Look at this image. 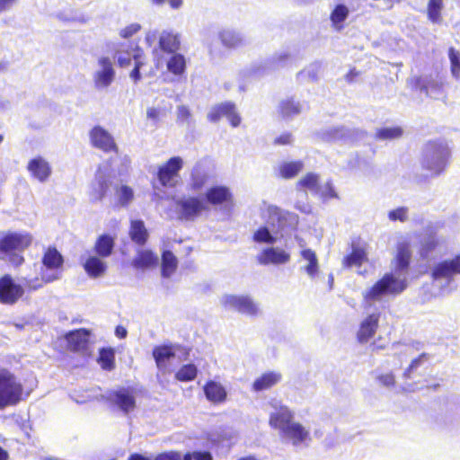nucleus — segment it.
<instances>
[{
    "mask_svg": "<svg viewBox=\"0 0 460 460\" xmlns=\"http://www.w3.org/2000/svg\"><path fill=\"white\" fill-rule=\"evenodd\" d=\"M32 237L28 233L6 232L0 236V261H7L14 267L25 261L23 252L31 246Z\"/></svg>",
    "mask_w": 460,
    "mask_h": 460,
    "instance_id": "f257e3e1",
    "label": "nucleus"
},
{
    "mask_svg": "<svg viewBox=\"0 0 460 460\" xmlns=\"http://www.w3.org/2000/svg\"><path fill=\"white\" fill-rule=\"evenodd\" d=\"M28 395L17 376L7 368L0 367V410L17 405Z\"/></svg>",
    "mask_w": 460,
    "mask_h": 460,
    "instance_id": "f03ea898",
    "label": "nucleus"
},
{
    "mask_svg": "<svg viewBox=\"0 0 460 460\" xmlns=\"http://www.w3.org/2000/svg\"><path fill=\"white\" fill-rule=\"evenodd\" d=\"M408 287L405 279H398L392 272L383 275L365 294L367 301L377 300L385 295L397 296L402 293Z\"/></svg>",
    "mask_w": 460,
    "mask_h": 460,
    "instance_id": "7ed1b4c3",
    "label": "nucleus"
},
{
    "mask_svg": "<svg viewBox=\"0 0 460 460\" xmlns=\"http://www.w3.org/2000/svg\"><path fill=\"white\" fill-rule=\"evenodd\" d=\"M64 257L56 246H48L41 258V263L45 270L50 273L41 271V280L45 283H51L60 278L64 267Z\"/></svg>",
    "mask_w": 460,
    "mask_h": 460,
    "instance_id": "20e7f679",
    "label": "nucleus"
},
{
    "mask_svg": "<svg viewBox=\"0 0 460 460\" xmlns=\"http://www.w3.org/2000/svg\"><path fill=\"white\" fill-rule=\"evenodd\" d=\"M183 164L181 156H172L159 165L155 173L159 184L164 188H175L181 179L180 172Z\"/></svg>",
    "mask_w": 460,
    "mask_h": 460,
    "instance_id": "39448f33",
    "label": "nucleus"
},
{
    "mask_svg": "<svg viewBox=\"0 0 460 460\" xmlns=\"http://www.w3.org/2000/svg\"><path fill=\"white\" fill-rule=\"evenodd\" d=\"M176 210L181 220L194 221L208 210V207L200 197L188 196L176 201Z\"/></svg>",
    "mask_w": 460,
    "mask_h": 460,
    "instance_id": "423d86ee",
    "label": "nucleus"
},
{
    "mask_svg": "<svg viewBox=\"0 0 460 460\" xmlns=\"http://www.w3.org/2000/svg\"><path fill=\"white\" fill-rule=\"evenodd\" d=\"M421 165L424 169L438 175L447 166V159L442 147L435 142H428L422 155Z\"/></svg>",
    "mask_w": 460,
    "mask_h": 460,
    "instance_id": "0eeeda50",
    "label": "nucleus"
},
{
    "mask_svg": "<svg viewBox=\"0 0 460 460\" xmlns=\"http://www.w3.org/2000/svg\"><path fill=\"white\" fill-rule=\"evenodd\" d=\"M24 288L22 285L15 283L13 277L4 274L0 277V303L13 305L17 303L24 295Z\"/></svg>",
    "mask_w": 460,
    "mask_h": 460,
    "instance_id": "6e6552de",
    "label": "nucleus"
},
{
    "mask_svg": "<svg viewBox=\"0 0 460 460\" xmlns=\"http://www.w3.org/2000/svg\"><path fill=\"white\" fill-rule=\"evenodd\" d=\"M92 332L85 328L69 331L65 334L66 349L73 353L87 354L90 346Z\"/></svg>",
    "mask_w": 460,
    "mask_h": 460,
    "instance_id": "1a4fd4ad",
    "label": "nucleus"
},
{
    "mask_svg": "<svg viewBox=\"0 0 460 460\" xmlns=\"http://www.w3.org/2000/svg\"><path fill=\"white\" fill-rule=\"evenodd\" d=\"M226 118L230 125L234 128L241 124L242 119L237 112L236 106L232 102H225L214 105L208 113V119L210 122H217L222 118Z\"/></svg>",
    "mask_w": 460,
    "mask_h": 460,
    "instance_id": "9d476101",
    "label": "nucleus"
},
{
    "mask_svg": "<svg viewBox=\"0 0 460 460\" xmlns=\"http://www.w3.org/2000/svg\"><path fill=\"white\" fill-rule=\"evenodd\" d=\"M90 140L93 146L104 153H119V148L113 137L102 127L94 126L90 131Z\"/></svg>",
    "mask_w": 460,
    "mask_h": 460,
    "instance_id": "9b49d317",
    "label": "nucleus"
},
{
    "mask_svg": "<svg viewBox=\"0 0 460 460\" xmlns=\"http://www.w3.org/2000/svg\"><path fill=\"white\" fill-rule=\"evenodd\" d=\"M108 400L122 412L128 414L136 408V398L129 388H119L109 394Z\"/></svg>",
    "mask_w": 460,
    "mask_h": 460,
    "instance_id": "f8f14e48",
    "label": "nucleus"
},
{
    "mask_svg": "<svg viewBox=\"0 0 460 460\" xmlns=\"http://www.w3.org/2000/svg\"><path fill=\"white\" fill-rule=\"evenodd\" d=\"M412 257L411 244L407 240H401L395 245V254L393 264L395 272H406L411 265Z\"/></svg>",
    "mask_w": 460,
    "mask_h": 460,
    "instance_id": "ddd939ff",
    "label": "nucleus"
},
{
    "mask_svg": "<svg viewBox=\"0 0 460 460\" xmlns=\"http://www.w3.org/2000/svg\"><path fill=\"white\" fill-rule=\"evenodd\" d=\"M379 320L380 313H372L361 321L356 334L358 343L366 344L375 336L379 327Z\"/></svg>",
    "mask_w": 460,
    "mask_h": 460,
    "instance_id": "4468645a",
    "label": "nucleus"
},
{
    "mask_svg": "<svg viewBox=\"0 0 460 460\" xmlns=\"http://www.w3.org/2000/svg\"><path fill=\"white\" fill-rule=\"evenodd\" d=\"M204 201L213 207L226 206L233 203V194L227 186L215 185L206 190Z\"/></svg>",
    "mask_w": 460,
    "mask_h": 460,
    "instance_id": "2eb2a0df",
    "label": "nucleus"
},
{
    "mask_svg": "<svg viewBox=\"0 0 460 460\" xmlns=\"http://www.w3.org/2000/svg\"><path fill=\"white\" fill-rule=\"evenodd\" d=\"M225 305L234 308L241 314L252 316L257 315L259 309L253 300L248 296L230 295L225 297Z\"/></svg>",
    "mask_w": 460,
    "mask_h": 460,
    "instance_id": "dca6fc26",
    "label": "nucleus"
},
{
    "mask_svg": "<svg viewBox=\"0 0 460 460\" xmlns=\"http://www.w3.org/2000/svg\"><path fill=\"white\" fill-rule=\"evenodd\" d=\"M454 275H460V253L450 260L438 262L431 271L433 279L451 278Z\"/></svg>",
    "mask_w": 460,
    "mask_h": 460,
    "instance_id": "f3484780",
    "label": "nucleus"
},
{
    "mask_svg": "<svg viewBox=\"0 0 460 460\" xmlns=\"http://www.w3.org/2000/svg\"><path fill=\"white\" fill-rule=\"evenodd\" d=\"M158 256L150 249H139L137 251L130 265L137 270H148L157 267Z\"/></svg>",
    "mask_w": 460,
    "mask_h": 460,
    "instance_id": "a211bd4d",
    "label": "nucleus"
},
{
    "mask_svg": "<svg viewBox=\"0 0 460 460\" xmlns=\"http://www.w3.org/2000/svg\"><path fill=\"white\" fill-rule=\"evenodd\" d=\"M256 260L261 265L285 264L290 261V254L282 249L268 247L257 255Z\"/></svg>",
    "mask_w": 460,
    "mask_h": 460,
    "instance_id": "6ab92c4d",
    "label": "nucleus"
},
{
    "mask_svg": "<svg viewBox=\"0 0 460 460\" xmlns=\"http://www.w3.org/2000/svg\"><path fill=\"white\" fill-rule=\"evenodd\" d=\"M102 69L93 75V82L97 88L108 87L115 77L112 63L107 57H102L98 61Z\"/></svg>",
    "mask_w": 460,
    "mask_h": 460,
    "instance_id": "aec40b11",
    "label": "nucleus"
},
{
    "mask_svg": "<svg viewBox=\"0 0 460 460\" xmlns=\"http://www.w3.org/2000/svg\"><path fill=\"white\" fill-rule=\"evenodd\" d=\"M408 84L411 90L424 93L427 96L432 93H440L444 86L442 82H436L431 79L427 80L420 75L411 77L408 80Z\"/></svg>",
    "mask_w": 460,
    "mask_h": 460,
    "instance_id": "412c9836",
    "label": "nucleus"
},
{
    "mask_svg": "<svg viewBox=\"0 0 460 460\" xmlns=\"http://www.w3.org/2000/svg\"><path fill=\"white\" fill-rule=\"evenodd\" d=\"M153 358L156 367L161 370H166L171 360L175 357V347L171 344H161L155 346L152 350Z\"/></svg>",
    "mask_w": 460,
    "mask_h": 460,
    "instance_id": "4be33fe9",
    "label": "nucleus"
},
{
    "mask_svg": "<svg viewBox=\"0 0 460 460\" xmlns=\"http://www.w3.org/2000/svg\"><path fill=\"white\" fill-rule=\"evenodd\" d=\"M207 400L213 404H220L226 401L227 392L226 387L219 382L208 380L203 386Z\"/></svg>",
    "mask_w": 460,
    "mask_h": 460,
    "instance_id": "5701e85b",
    "label": "nucleus"
},
{
    "mask_svg": "<svg viewBox=\"0 0 460 460\" xmlns=\"http://www.w3.org/2000/svg\"><path fill=\"white\" fill-rule=\"evenodd\" d=\"M140 48L136 42H119L114 49V58H117V65L119 67L130 66L134 57L135 49Z\"/></svg>",
    "mask_w": 460,
    "mask_h": 460,
    "instance_id": "b1692460",
    "label": "nucleus"
},
{
    "mask_svg": "<svg viewBox=\"0 0 460 460\" xmlns=\"http://www.w3.org/2000/svg\"><path fill=\"white\" fill-rule=\"evenodd\" d=\"M103 259L98 255H90L85 259L83 268L90 278L98 279L106 273L108 265Z\"/></svg>",
    "mask_w": 460,
    "mask_h": 460,
    "instance_id": "393cba45",
    "label": "nucleus"
},
{
    "mask_svg": "<svg viewBox=\"0 0 460 460\" xmlns=\"http://www.w3.org/2000/svg\"><path fill=\"white\" fill-rule=\"evenodd\" d=\"M293 412L287 406H280L277 411L270 415L269 424L273 429H279L280 433L293 420Z\"/></svg>",
    "mask_w": 460,
    "mask_h": 460,
    "instance_id": "a878e982",
    "label": "nucleus"
},
{
    "mask_svg": "<svg viewBox=\"0 0 460 460\" xmlns=\"http://www.w3.org/2000/svg\"><path fill=\"white\" fill-rule=\"evenodd\" d=\"M281 379L282 375L279 372H265L253 381L252 389L255 392L268 390L279 384Z\"/></svg>",
    "mask_w": 460,
    "mask_h": 460,
    "instance_id": "bb28decb",
    "label": "nucleus"
},
{
    "mask_svg": "<svg viewBox=\"0 0 460 460\" xmlns=\"http://www.w3.org/2000/svg\"><path fill=\"white\" fill-rule=\"evenodd\" d=\"M27 169L40 181H45L51 173L49 163L40 156L31 159L28 163Z\"/></svg>",
    "mask_w": 460,
    "mask_h": 460,
    "instance_id": "cd10ccee",
    "label": "nucleus"
},
{
    "mask_svg": "<svg viewBox=\"0 0 460 460\" xmlns=\"http://www.w3.org/2000/svg\"><path fill=\"white\" fill-rule=\"evenodd\" d=\"M115 247V238L109 234L99 235L93 244V252L101 258L110 257Z\"/></svg>",
    "mask_w": 460,
    "mask_h": 460,
    "instance_id": "c85d7f7f",
    "label": "nucleus"
},
{
    "mask_svg": "<svg viewBox=\"0 0 460 460\" xmlns=\"http://www.w3.org/2000/svg\"><path fill=\"white\" fill-rule=\"evenodd\" d=\"M128 235L134 243L139 246H144L149 238V233L145 226L144 221L140 219L131 220Z\"/></svg>",
    "mask_w": 460,
    "mask_h": 460,
    "instance_id": "c756f323",
    "label": "nucleus"
},
{
    "mask_svg": "<svg viewBox=\"0 0 460 460\" xmlns=\"http://www.w3.org/2000/svg\"><path fill=\"white\" fill-rule=\"evenodd\" d=\"M367 253L364 247L352 245L351 252L343 257L341 264L345 269L360 267L367 261Z\"/></svg>",
    "mask_w": 460,
    "mask_h": 460,
    "instance_id": "7c9ffc66",
    "label": "nucleus"
},
{
    "mask_svg": "<svg viewBox=\"0 0 460 460\" xmlns=\"http://www.w3.org/2000/svg\"><path fill=\"white\" fill-rule=\"evenodd\" d=\"M304 169V163L301 160L281 163L277 169V176L281 179H293Z\"/></svg>",
    "mask_w": 460,
    "mask_h": 460,
    "instance_id": "2f4dec72",
    "label": "nucleus"
},
{
    "mask_svg": "<svg viewBox=\"0 0 460 460\" xmlns=\"http://www.w3.org/2000/svg\"><path fill=\"white\" fill-rule=\"evenodd\" d=\"M281 435L288 438L294 445L302 443L308 437V431L298 422H291L281 432Z\"/></svg>",
    "mask_w": 460,
    "mask_h": 460,
    "instance_id": "473e14b6",
    "label": "nucleus"
},
{
    "mask_svg": "<svg viewBox=\"0 0 460 460\" xmlns=\"http://www.w3.org/2000/svg\"><path fill=\"white\" fill-rule=\"evenodd\" d=\"M301 110L300 102L291 97L279 102L278 111L283 119H289L299 114Z\"/></svg>",
    "mask_w": 460,
    "mask_h": 460,
    "instance_id": "72a5a7b5",
    "label": "nucleus"
},
{
    "mask_svg": "<svg viewBox=\"0 0 460 460\" xmlns=\"http://www.w3.org/2000/svg\"><path fill=\"white\" fill-rule=\"evenodd\" d=\"M178 260L169 250L162 253L161 274L164 278H170L177 270Z\"/></svg>",
    "mask_w": 460,
    "mask_h": 460,
    "instance_id": "f704fd0d",
    "label": "nucleus"
},
{
    "mask_svg": "<svg viewBox=\"0 0 460 460\" xmlns=\"http://www.w3.org/2000/svg\"><path fill=\"white\" fill-rule=\"evenodd\" d=\"M301 257L308 263L305 267V272L311 278H315L319 271V262L315 252L310 248L303 249L300 252Z\"/></svg>",
    "mask_w": 460,
    "mask_h": 460,
    "instance_id": "c9c22d12",
    "label": "nucleus"
},
{
    "mask_svg": "<svg viewBox=\"0 0 460 460\" xmlns=\"http://www.w3.org/2000/svg\"><path fill=\"white\" fill-rule=\"evenodd\" d=\"M97 362L101 368L106 371H111L115 368V350L112 348H101Z\"/></svg>",
    "mask_w": 460,
    "mask_h": 460,
    "instance_id": "e433bc0d",
    "label": "nucleus"
},
{
    "mask_svg": "<svg viewBox=\"0 0 460 460\" xmlns=\"http://www.w3.org/2000/svg\"><path fill=\"white\" fill-rule=\"evenodd\" d=\"M180 45L178 36L171 32L163 33L159 39L160 49L168 54L176 53L180 49Z\"/></svg>",
    "mask_w": 460,
    "mask_h": 460,
    "instance_id": "4c0bfd02",
    "label": "nucleus"
},
{
    "mask_svg": "<svg viewBox=\"0 0 460 460\" xmlns=\"http://www.w3.org/2000/svg\"><path fill=\"white\" fill-rule=\"evenodd\" d=\"M110 182L105 177H98L92 185L91 198L93 202L102 200L107 194Z\"/></svg>",
    "mask_w": 460,
    "mask_h": 460,
    "instance_id": "58836bf2",
    "label": "nucleus"
},
{
    "mask_svg": "<svg viewBox=\"0 0 460 460\" xmlns=\"http://www.w3.org/2000/svg\"><path fill=\"white\" fill-rule=\"evenodd\" d=\"M443 7V0H429L427 4L428 19L433 23H440L442 22Z\"/></svg>",
    "mask_w": 460,
    "mask_h": 460,
    "instance_id": "ea45409f",
    "label": "nucleus"
},
{
    "mask_svg": "<svg viewBox=\"0 0 460 460\" xmlns=\"http://www.w3.org/2000/svg\"><path fill=\"white\" fill-rule=\"evenodd\" d=\"M349 13V8L345 4H337L330 14V20L332 25L336 29L341 30L343 28L341 23L348 18Z\"/></svg>",
    "mask_w": 460,
    "mask_h": 460,
    "instance_id": "a19ab883",
    "label": "nucleus"
},
{
    "mask_svg": "<svg viewBox=\"0 0 460 460\" xmlns=\"http://www.w3.org/2000/svg\"><path fill=\"white\" fill-rule=\"evenodd\" d=\"M167 69L175 75H181L186 69V60L183 55L174 53L167 62Z\"/></svg>",
    "mask_w": 460,
    "mask_h": 460,
    "instance_id": "79ce46f5",
    "label": "nucleus"
},
{
    "mask_svg": "<svg viewBox=\"0 0 460 460\" xmlns=\"http://www.w3.org/2000/svg\"><path fill=\"white\" fill-rule=\"evenodd\" d=\"M198 375L197 367L192 364H186L180 367V369L175 373L176 380L180 382H190L194 380Z\"/></svg>",
    "mask_w": 460,
    "mask_h": 460,
    "instance_id": "37998d69",
    "label": "nucleus"
},
{
    "mask_svg": "<svg viewBox=\"0 0 460 460\" xmlns=\"http://www.w3.org/2000/svg\"><path fill=\"white\" fill-rule=\"evenodd\" d=\"M319 176L314 172H307L296 182L299 190H316L318 188Z\"/></svg>",
    "mask_w": 460,
    "mask_h": 460,
    "instance_id": "c03bdc74",
    "label": "nucleus"
},
{
    "mask_svg": "<svg viewBox=\"0 0 460 460\" xmlns=\"http://www.w3.org/2000/svg\"><path fill=\"white\" fill-rule=\"evenodd\" d=\"M429 359V354L426 352L420 353L417 358H413L410 365L405 368L402 374L403 377L405 379L411 378L415 371Z\"/></svg>",
    "mask_w": 460,
    "mask_h": 460,
    "instance_id": "a18cd8bd",
    "label": "nucleus"
},
{
    "mask_svg": "<svg viewBox=\"0 0 460 460\" xmlns=\"http://www.w3.org/2000/svg\"><path fill=\"white\" fill-rule=\"evenodd\" d=\"M447 54L450 61L451 74L455 78L458 79L460 78V51L454 47H450Z\"/></svg>",
    "mask_w": 460,
    "mask_h": 460,
    "instance_id": "49530a36",
    "label": "nucleus"
},
{
    "mask_svg": "<svg viewBox=\"0 0 460 460\" xmlns=\"http://www.w3.org/2000/svg\"><path fill=\"white\" fill-rule=\"evenodd\" d=\"M402 135V129L400 127L383 128L376 131V137L380 139L399 138Z\"/></svg>",
    "mask_w": 460,
    "mask_h": 460,
    "instance_id": "de8ad7c7",
    "label": "nucleus"
},
{
    "mask_svg": "<svg viewBox=\"0 0 460 460\" xmlns=\"http://www.w3.org/2000/svg\"><path fill=\"white\" fill-rule=\"evenodd\" d=\"M252 239L256 243H263L272 244L276 242L275 237L271 235L266 226L258 228L253 234Z\"/></svg>",
    "mask_w": 460,
    "mask_h": 460,
    "instance_id": "09e8293b",
    "label": "nucleus"
},
{
    "mask_svg": "<svg viewBox=\"0 0 460 460\" xmlns=\"http://www.w3.org/2000/svg\"><path fill=\"white\" fill-rule=\"evenodd\" d=\"M134 199V192L131 187L122 185L119 190V203L122 207H127Z\"/></svg>",
    "mask_w": 460,
    "mask_h": 460,
    "instance_id": "8fccbe9b",
    "label": "nucleus"
},
{
    "mask_svg": "<svg viewBox=\"0 0 460 460\" xmlns=\"http://www.w3.org/2000/svg\"><path fill=\"white\" fill-rule=\"evenodd\" d=\"M208 176L201 173H192L190 183V190L191 191H199L206 185Z\"/></svg>",
    "mask_w": 460,
    "mask_h": 460,
    "instance_id": "3c124183",
    "label": "nucleus"
},
{
    "mask_svg": "<svg viewBox=\"0 0 460 460\" xmlns=\"http://www.w3.org/2000/svg\"><path fill=\"white\" fill-rule=\"evenodd\" d=\"M388 218L391 221L405 222L408 219V208L406 207H399L389 211Z\"/></svg>",
    "mask_w": 460,
    "mask_h": 460,
    "instance_id": "603ef678",
    "label": "nucleus"
},
{
    "mask_svg": "<svg viewBox=\"0 0 460 460\" xmlns=\"http://www.w3.org/2000/svg\"><path fill=\"white\" fill-rule=\"evenodd\" d=\"M183 460H213V456L208 451L186 452L182 456Z\"/></svg>",
    "mask_w": 460,
    "mask_h": 460,
    "instance_id": "864d4df0",
    "label": "nucleus"
},
{
    "mask_svg": "<svg viewBox=\"0 0 460 460\" xmlns=\"http://www.w3.org/2000/svg\"><path fill=\"white\" fill-rule=\"evenodd\" d=\"M378 383L385 387H394L396 384L395 376L393 372L384 373L376 377Z\"/></svg>",
    "mask_w": 460,
    "mask_h": 460,
    "instance_id": "5fc2aeb1",
    "label": "nucleus"
},
{
    "mask_svg": "<svg viewBox=\"0 0 460 460\" xmlns=\"http://www.w3.org/2000/svg\"><path fill=\"white\" fill-rule=\"evenodd\" d=\"M154 460H183L182 455L177 450H168L157 454Z\"/></svg>",
    "mask_w": 460,
    "mask_h": 460,
    "instance_id": "6e6d98bb",
    "label": "nucleus"
},
{
    "mask_svg": "<svg viewBox=\"0 0 460 460\" xmlns=\"http://www.w3.org/2000/svg\"><path fill=\"white\" fill-rule=\"evenodd\" d=\"M438 242L431 237L421 243L420 249V254L421 257H426L430 252L436 249L438 246Z\"/></svg>",
    "mask_w": 460,
    "mask_h": 460,
    "instance_id": "4d7b16f0",
    "label": "nucleus"
},
{
    "mask_svg": "<svg viewBox=\"0 0 460 460\" xmlns=\"http://www.w3.org/2000/svg\"><path fill=\"white\" fill-rule=\"evenodd\" d=\"M141 29V25L138 23H131L119 31V36L123 39H128L132 37L134 34L138 32Z\"/></svg>",
    "mask_w": 460,
    "mask_h": 460,
    "instance_id": "13d9d810",
    "label": "nucleus"
},
{
    "mask_svg": "<svg viewBox=\"0 0 460 460\" xmlns=\"http://www.w3.org/2000/svg\"><path fill=\"white\" fill-rule=\"evenodd\" d=\"M293 143V135L290 132H284L277 137L273 144L275 146H288Z\"/></svg>",
    "mask_w": 460,
    "mask_h": 460,
    "instance_id": "bf43d9fd",
    "label": "nucleus"
},
{
    "mask_svg": "<svg viewBox=\"0 0 460 460\" xmlns=\"http://www.w3.org/2000/svg\"><path fill=\"white\" fill-rule=\"evenodd\" d=\"M191 113L189 108L185 105H181L177 110V119L181 122L189 121L190 119Z\"/></svg>",
    "mask_w": 460,
    "mask_h": 460,
    "instance_id": "052dcab7",
    "label": "nucleus"
},
{
    "mask_svg": "<svg viewBox=\"0 0 460 460\" xmlns=\"http://www.w3.org/2000/svg\"><path fill=\"white\" fill-rule=\"evenodd\" d=\"M144 57V51L141 48H136L134 57L132 59H134V67L137 69H141L142 66L145 65V62L142 60V58Z\"/></svg>",
    "mask_w": 460,
    "mask_h": 460,
    "instance_id": "680f3d73",
    "label": "nucleus"
},
{
    "mask_svg": "<svg viewBox=\"0 0 460 460\" xmlns=\"http://www.w3.org/2000/svg\"><path fill=\"white\" fill-rule=\"evenodd\" d=\"M163 115L162 110L155 107L148 108L146 110V117L154 122H158Z\"/></svg>",
    "mask_w": 460,
    "mask_h": 460,
    "instance_id": "e2e57ef3",
    "label": "nucleus"
},
{
    "mask_svg": "<svg viewBox=\"0 0 460 460\" xmlns=\"http://www.w3.org/2000/svg\"><path fill=\"white\" fill-rule=\"evenodd\" d=\"M43 284L46 283L41 280V278L40 279L36 277L33 279L27 281L26 288L29 292L35 291L42 288Z\"/></svg>",
    "mask_w": 460,
    "mask_h": 460,
    "instance_id": "0e129e2a",
    "label": "nucleus"
},
{
    "mask_svg": "<svg viewBox=\"0 0 460 460\" xmlns=\"http://www.w3.org/2000/svg\"><path fill=\"white\" fill-rule=\"evenodd\" d=\"M322 197L323 199H333L337 198L336 191L332 184V182H326L325 190L322 193Z\"/></svg>",
    "mask_w": 460,
    "mask_h": 460,
    "instance_id": "69168bd1",
    "label": "nucleus"
},
{
    "mask_svg": "<svg viewBox=\"0 0 460 460\" xmlns=\"http://www.w3.org/2000/svg\"><path fill=\"white\" fill-rule=\"evenodd\" d=\"M359 75V72L355 68H350L345 75V79L348 83H352Z\"/></svg>",
    "mask_w": 460,
    "mask_h": 460,
    "instance_id": "338daca9",
    "label": "nucleus"
},
{
    "mask_svg": "<svg viewBox=\"0 0 460 460\" xmlns=\"http://www.w3.org/2000/svg\"><path fill=\"white\" fill-rule=\"evenodd\" d=\"M115 334L119 339H124L127 337L128 332L125 327L119 325L115 329Z\"/></svg>",
    "mask_w": 460,
    "mask_h": 460,
    "instance_id": "774afa93",
    "label": "nucleus"
}]
</instances>
